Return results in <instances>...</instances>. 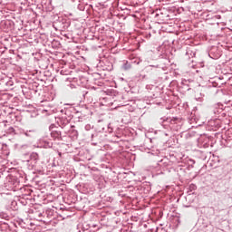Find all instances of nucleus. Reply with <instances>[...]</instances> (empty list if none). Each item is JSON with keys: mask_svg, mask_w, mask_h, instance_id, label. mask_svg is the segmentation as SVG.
Here are the masks:
<instances>
[{"mask_svg": "<svg viewBox=\"0 0 232 232\" xmlns=\"http://www.w3.org/2000/svg\"><path fill=\"white\" fill-rule=\"evenodd\" d=\"M192 69L190 70L191 73H198V70L197 69V67L195 66V64H192L190 66Z\"/></svg>", "mask_w": 232, "mask_h": 232, "instance_id": "9d476101", "label": "nucleus"}, {"mask_svg": "<svg viewBox=\"0 0 232 232\" xmlns=\"http://www.w3.org/2000/svg\"><path fill=\"white\" fill-rule=\"evenodd\" d=\"M159 231H161V232H175V230L171 227H169L167 229H164L162 227H157L155 232H159Z\"/></svg>", "mask_w": 232, "mask_h": 232, "instance_id": "423d86ee", "label": "nucleus"}, {"mask_svg": "<svg viewBox=\"0 0 232 232\" xmlns=\"http://www.w3.org/2000/svg\"><path fill=\"white\" fill-rule=\"evenodd\" d=\"M189 191H195L197 189V185L190 184L188 187Z\"/></svg>", "mask_w": 232, "mask_h": 232, "instance_id": "4468645a", "label": "nucleus"}, {"mask_svg": "<svg viewBox=\"0 0 232 232\" xmlns=\"http://www.w3.org/2000/svg\"><path fill=\"white\" fill-rule=\"evenodd\" d=\"M173 43H175V40H172L171 44H173Z\"/></svg>", "mask_w": 232, "mask_h": 232, "instance_id": "5701e85b", "label": "nucleus"}, {"mask_svg": "<svg viewBox=\"0 0 232 232\" xmlns=\"http://www.w3.org/2000/svg\"><path fill=\"white\" fill-rule=\"evenodd\" d=\"M121 68L122 70H125V71L131 70V63H128V61L123 62Z\"/></svg>", "mask_w": 232, "mask_h": 232, "instance_id": "39448f33", "label": "nucleus"}, {"mask_svg": "<svg viewBox=\"0 0 232 232\" xmlns=\"http://www.w3.org/2000/svg\"><path fill=\"white\" fill-rule=\"evenodd\" d=\"M51 137L54 140H61V139H62L61 131H59V130H52L51 131Z\"/></svg>", "mask_w": 232, "mask_h": 232, "instance_id": "f03ea898", "label": "nucleus"}, {"mask_svg": "<svg viewBox=\"0 0 232 232\" xmlns=\"http://www.w3.org/2000/svg\"><path fill=\"white\" fill-rule=\"evenodd\" d=\"M92 128H93V126H92L91 124L85 125L86 131H90Z\"/></svg>", "mask_w": 232, "mask_h": 232, "instance_id": "2eb2a0df", "label": "nucleus"}, {"mask_svg": "<svg viewBox=\"0 0 232 232\" xmlns=\"http://www.w3.org/2000/svg\"><path fill=\"white\" fill-rule=\"evenodd\" d=\"M177 221H178V224H180V219H177Z\"/></svg>", "mask_w": 232, "mask_h": 232, "instance_id": "6ab92c4d", "label": "nucleus"}, {"mask_svg": "<svg viewBox=\"0 0 232 232\" xmlns=\"http://www.w3.org/2000/svg\"><path fill=\"white\" fill-rule=\"evenodd\" d=\"M175 121H176V122H177V121H179V119L175 118Z\"/></svg>", "mask_w": 232, "mask_h": 232, "instance_id": "b1692460", "label": "nucleus"}, {"mask_svg": "<svg viewBox=\"0 0 232 232\" xmlns=\"http://www.w3.org/2000/svg\"><path fill=\"white\" fill-rule=\"evenodd\" d=\"M91 137H92V142H94L93 144L97 145V142H101V139H99L101 137V133L99 132L92 133Z\"/></svg>", "mask_w": 232, "mask_h": 232, "instance_id": "7ed1b4c3", "label": "nucleus"}, {"mask_svg": "<svg viewBox=\"0 0 232 232\" xmlns=\"http://www.w3.org/2000/svg\"><path fill=\"white\" fill-rule=\"evenodd\" d=\"M30 160H39V154L37 152H33L30 154Z\"/></svg>", "mask_w": 232, "mask_h": 232, "instance_id": "0eeeda50", "label": "nucleus"}, {"mask_svg": "<svg viewBox=\"0 0 232 232\" xmlns=\"http://www.w3.org/2000/svg\"><path fill=\"white\" fill-rule=\"evenodd\" d=\"M52 146H53V143L50 141H45L44 144V148H52Z\"/></svg>", "mask_w": 232, "mask_h": 232, "instance_id": "ddd939ff", "label": "nucleus"}, {"mask_svg": "<svg viewBox=\"0 0 232 232\" xmlns=\"http://www.w3.org/2000/svg\"><path fill=\"white\" fill-rule=\"evenodd\" d=\"M7 133H10L11 135L15 134V129H14V127H9L7 129Z\"/></svg>", "mask_w": 232, "mask_h": 232, "instance_id": "f8f14e48", "label": "nucleus"}, {"mask_svg": "<svg viewBox=\"0 0 232 232\" xmlns=\"http://www.w3.org/2000/svg\"><path fill=\"white\" fill-rule=\"evenodd\" d=\"M189 54V50L188 51H187V55H188Z\"/></svg>", "mask_w": 232, "mask_h": 232, "instance_id": "4be33fe9", "label": "nucleus"}, {"mask_svg": "<svg viewBox=\"0 0 232 232\" xmlns=\"http://www.w3.org/2000/svg\"><path fill=\"white\" fill-rule=\"evenodd\" d=\"M183 122L182 120H180L179 125L176 127V130H179L182 126Z\"/></svg>", "mask_w": 232, "mask_h": 232, "instance_id": "a211bd4d", "label": "nucleus"}, {"mask_svg": "<svg viewBox=\"0 0 232 232\" xmlns=\"http://www.w3.org/2000/svg\"><path fill=\"white\" fill-rule=\"evenodd\" d=\"M0 218H2V220H10L12 218V215L2 211L0 212Z\"/></svg>", "mask_w": 232, "mask_h": 232, "instance_id": "20e7f679", "label": "nucleus"}, {"mask_svg": "<svg viewBox=\"0 0 232 232\" xmlns=\"http://www.w3.org/2000/svg\"><path fill=\"white\" fill-rule=\"evenodd\" d=\"M110 126H111V124L108 125L109 133H113V129Z\"/></svg>", "mask_w": 232, "mask_h": 232, "instance_id": "dca6fc26", "label": "nucleus"}, {"mask_svg": "<svg viewBox=\"0 0 232 232\" xmlns=\"http://www.w3.org/2000/svg\"><path fill=\"white\" fill-rule=\"evenodd\" d=\"M68 124H70V120H68V118L66 117H62L58 121V125L60 126V128H66Z\"/></svg>", "mask_w": 232, "mask_h": 232, "instance_id": "f257e3e1", "label": "nucleus"}, {"mask_svg": "<svg viewBox=\"0 0 232 232\" xmlns=\"http://www.w3.org/2000/svg\"><path fill=\"white\" fill-rule=\"evenodd\" d=\"M93 179L96 180V182H101V180H102V178H98L97 176H94Z\"/></svg>", "mask_w": 232, "mask_h": 232, "instance_id": "f3484780", "label": "nucleus"}, {"mask_svg": "<svg viewBox=\"0 0 232 232\" xmlns=\"http://www.w3.org/2000/svg\"><path fill=\"white\" fill-rule=\"evenodd\" d=\"M52 128H53V125H51V126H50V130H52Z\"/></svg>", "mask_w": 232, "mask_h": 232, "instance_id": "412c9836", "label": "nucleus"}, {"mask_svg": "<svg viewBox=\"0 0 232 232\" xmlns=\"http://www.w3.org/2000/svg\"><path fill=\"white\" fill-rule=\"evenodd\" d=\"M113 99H114V102H117L121 101V99H122V94L114 95Z\"/></svg>", "mask_w": 232, "mask_h": 232, "instance_id": "1a4fd4ad", "label": "nucleus"}, {"mask_svg": "<svg viewBox=\"0 0 232 232\" xmlns=\"http://www.w3.org/2000/svg\"><path fill=\"white\" fill-rule=\"evenodd\" d=\"M25 137H33L34 135H35V130H26L24 132Z\"/></svg>", "mask_w": 232, "mask_h": 232, "instance_id": "6e6552de", "label": "nucleus"}, {"mask_svg": "<svg viewBox=\"0 0 232 232\" xmlns=\"http://www.w3.org/2000/svg\"><path fill=\"white\" fill-rule=\"evenodd\" d=\"M71 128H75V126H74V125H72Z\"/></svg>", "mask_w": 232, "mask_h": 232, "instance_id": "393cba45", "label": "nucleus"}, {"mask_svg": "<svg viewBox=\"0 0 232 232\" xmlns=\"http://www.w3.org/2000/svg\"><path fill=\"white\" fill-rule=\"evenodd\" d=\"M71 134L72 135V137H79V131H77V130L72 129Z\"/></svg>", "mask_w": 232, "mask_h": 232, "instance_id": "9b49d317", "label": "nucleus"}, {"mask_svg": "<svg viewBox=\"0 0 232 232\" xmlns=\"http://www.w3.org/2000/svg\"><path fill=\"white\" fill-rule=\"evenodd\" d=\"M164 121V120H162V118L160 119V122H163Z\"/></svg>", "mask_w": 232, "mask_h": 232, "instance_id": "aec40b11", "label": "nucleus"}]
</instances>
